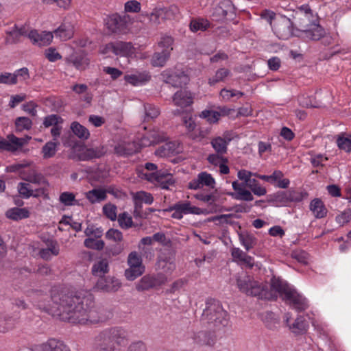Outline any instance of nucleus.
Instances as JSON below:
<instances>
[{
	"label": "nucleus",
	"mask_w": 351,
	"mask_h": 351,
	"mask_svg": "<svg viewBox=\"0 0 351 351\" xmlns=\"http://www.w3.org/2000/svg\"><path fill=\"white\" fill-rule=\"evenodd\" d=\"M127 263L128 268L124 273L127 280L133 281L145 272V267L143 264L142 258L136 251L128 254Z\"/></svg>",
	"instance_id": "obj_5"
},
{
	"label": "nucleus",
	"mask_w": 351,
	"mask_h": 351,
	"mask_svg": "<svg viewBox=\"0 0 351 351\" xmlns=\"http://www.w3.org/2000/svg\"><path fill=\"white\" fill-rule=\"evenodd\" d=\"M162 75L165 83L173 87H182V85L186 84L189 80L188 76L181 71L171 72L165 71L163 72Z\"/></svg>",
	"instance_id": "obj_16"
},
{
	"label": "nucleus",
	"mask_w": 351,
	"mask_h": 351,
	"mask_svg": "<svg viewBox=\"0 0 351 351\" xmlns=\"http://www.w3.org/2000/svg\"><path fill=\"white\" fill-rule=\"evenodd\" d=\"M204 323L217 328H221L228 325V313L223 309L221 304L215 299H209L206 302V308L202 315Z\"/></svg>",
	"instance_id": "obj_2"
},
{
	"label": "nucleus",
	"mask_w": 351,
	"mask_h": 351,
	"mask_svg": "<svg viewBox=\"0 0 351 351\" xmlns=\"http://www.w3.org/2000/svg\"><path fill=\"white\" fill-rule=\"evenodd\" d=\"M237 285L239 291L247 295L257 297L259 299H269L274 297L271 291H268V286L263 282L254 280L247 274L237 277Z\"/></svg>",
	"instance_id": "obj_3"
},
{
	"label": "nucleus",
	"mask_w": 351,
	"mask_h": 351,
	"mask_svg": "<svg viewBox=\"0 0 351 351\" xmlns=\"http://www.w3.org/2000/svg\"><path fill=\"white\" fill-rule=\"evenodd\" d=\"M29 31V27L25 25L18 27L15 25L7 32L6 43L8 44L17 43L21 41L22 36L28 38Z\"/></svg>",
	"instance_id": "obj_20"
},
{
	"label": "nucleus",
	"mask_w": 351,
	"mask_h": 351,
	"mask_svg": "<svg viewBox=\"0 0 351 351\" xmlns=\"http://www.w3.org/2000/svg\"><path fill=\"white\" fill-rule=\"evenodd\" d=\"M121 286L120 281L112 277H103L99 278L93 289L103 292H115Z\"/></svg>",
	"instance_id": "obj_15"
},
{
	"label": "nucleus",
	"mask_w": 351,
	"mask_h": 351,
	"mask_svg": "<svg viewBox=\"0 0 351 351\" xmlns=\"http://www.w3.org/2000/svg\"><path fill=\"white\" fill-rule=\"evenodd\" d=\"M106 193L107 191L101 188L93 189L86 193V197L91 204H95L105 200Z\"/></svg>",
	"instance_id": "obj_41"
},
{
	"label": "nucleus",
	"mask_w": 351,
	"mask_h": 351,
	"mask_svg": "<svg viewBox=\"0 0 351 351\" xmlns=\"http://www.w3.org/2000/svg\"><path fill=\"white\" fill-rule=\"evenodd\" d=\"M59 201L66 206L78 205V200L75 199L74 193L71 192H63L59 196Z\"/></svg>",
	"instance_id": "obj_50"
},
{
	"label": "nucleus",
	"mask_w": 351,
	"mask_h": 351,
	"mask_svg": "<svg viewBox=\"0 0 351 351\" xmlns=\"http://www.w3.org/2000/svg\"><path fill=\"white\" fill-rule=\"evenodd\" d=\"M194 348L205 349L212 348L215 343V336L208 331H199L194 332L191 337Z\"/></svg>",
	"instance_id": "obj_11"
},
{
	"label": "nucleus",
	"mask_w": 351,
	"mask_h": 351,
	"mask_svg": "<svg viewBox=\"0 0 351 351\" xmlns=\"http://www.w3.org/2000/svg\"><path fill=\"white\" fill-rule=\"evenodd\" d=\"M150 75L146 71L135 72L132 74L125 75L124 77L125 80L134 86H140L145 84L150 80Z\"/></svg>",
	"instance_id": "obj_29"
},
{
	"label": "nucleus",
	"mask_w": 351,
	"mask_h": 351,
	"mask_svg": "<svg viewBox=\"0 0 351 351\" xmlns=\"http://www.w3.org/2000/svg\"><path fill=\"white\" fill-rule=\"evenodd\" d=\"M26 180L32 184L49 186V182L45 177L42 174L36 172L29 175Z\"/></svg>",
	"instance_id": "obj_56"
},
{
	"label": "nucleus",
	"mask_w": 351,
	"mask_h": 351,
	"mask_svg": "<svg viewBox=\"0 0 351 351\" xmlns=\"http://www.w3.org/2000/svg\"><path fill=\"white\" fill-rule=\"evenodd\" d=\"M53 34L51 32H43L38 34L36 30L31 29L28 33V38H29L34 44L39 46H45L49 45L53 40Z\"/></svg>",
	"instance_id": "obj_21"
},
{
	"label": "nucleus",
	"mask_w": 351,
	"mask_h": 351,
	"mask_svg": "<svg viewBox=\"0 0 351 351\" xmlns=\"http://www.w3.org/2000/svg\"><path fill=\"white\" fill-rule=\"evenodd\" d=\"M68 62L77 69L84 70L89 64V59L83 53H76L69 57Z\"/></svg>",
	"instance_id": "obj_34"
},
{
	"label": "nucleus",
	"mask_w": 351,
	"mask_h": 351,
	"mask_svg": "<svg viewBox=\"0 0 351 351\" xmlns=\"http://www.w3.org/2000/svg\"><path fill=\"white\" fill-rule=\"evenodd\" d=\"M104 215L111 221H115L117 216V206L112 204H107L103 207Z\"/></svg>",
	"instance_id": "obj_63"
},
{
	"label": "nucleus",
	"mask_w": 351,
	"mask_h": 351,
	"mask_svg": "<svg viewBox=\"0 0 351 351\" xmlns=\"http://www.w3.org/2000/svg\"><path fill=\"white\" fill-rule=\"evenodd\" d=\"M47 247L39 251L40 256L45 261H50L53 256L60 253V246L56 240H49L46 242Z\"/></svg>",
	"instance_id": "obj_23"
},
{
	"label": "nucleus",
	"mask_w": 351,
	"mask_h": 351,
	"mask_svg": "<svg viewBox=\"0 0 351 351\" xmlns=\"http://www.w3.org/2000/svg\"><path fill=\"white\" fill-rule=\"evenodd\" d=\"M171 209H178L182 216L188 214L199 215L202 213L201 208L191 206L188 201L176 203L171 206Z\"/></svg>",
	"instance_id": "obj_35"
},
{
	"label": "nucleus",
	"mask_w": 351,
	"mask_h": 351,
	"mask_svg": "<svg viewBox=\"0 0 351 351\" xmlns=\"http://www.w3.org/2000/svg\"><path fill=\"white\" fill-rule=\"evenodd\" d=\"M166 282L167 278L163 274H147L138 281L136 284V289L138 291H147L160 287Z\"/></svg>",
	"instance_id": "obj_9"
},
{
	"label": "nucleus",
	"mask_w": 351,
	"mask_h": 351,
	"mask_svg": "<svg viewBox=\"0 0 351 351\" xmlns=\"http://www.w3.org/2000/svg\"><path fill=\"white\" fill-rule=\"evenodd\" d=\"M175 257L170 250L162 252L158 257L156 264V269L160 271L157 274H163L166 276L167 282L169 277L176 269Z\"/></svg>",
	"instance_id": "obj_7"
},
{
	"label": "nucleus",
	"mask_w": 351,
	"mask_h": 351,
	"mask_svg": "<svg viewBox=\"0 0 351 351\" xmlns=\"http://www.w3.org/2000/svg\"><path fill=\"white\" fill-rule=\"evenodd\" d=\"M267 202L276 207L287 206L290 204L287 191L269 195Z\"/></svg>",
	"instance_id": "obj_31"
},
{
	"label": "nucleus",
	"mask_w": 351,
	"mask_h": 351,
	"mask_svg": "<svg viewBox=\"0 0 351 351\" xmlns=\"http://www.w3.org/2000/svg\"><path fill=\"white\" fill-rule=\"evenodd\" d=\"M5 216L12 220L19 221L29 217V212L26 208L14 207L8 210Z\"/></svg>",
	"instance_id": "obj_40"
},
{
	"label": "nucleus",
	"mask_w": 351,
	"mask_h": 351,
	"mask_svg": "<svg viewBox=\"0 0 351 351\" xmlns=\"http://www.w3.org/2000/svg\"><path fill=\"white\" fill-rule=\"evenodd\" d=\"M71 130L73 134L80 138L88 139L90 136L88 130L77 121H74L71 123Z\"/></svg>",
	"instance_id": "obj_45"
},
{
	"label": "nucleus",
	"mask_w": 351,
	"mask_h": 351,
	"mask_svg": "<svg viewBox=\"0 0 351 351\" xmlns=\"http://www.w3.org/2000/svg\"><path fill=\"white\" fill-rule=\"evenodd\" d=\"M215 185V179L213 176L206 172L199 173L197 176L193 179L188 184V187L190 189L197 190L202 187L207 186L210 189H214Z\"/></svg>",
	"instance_id": "obj_14"
},
{
	"label": "nucleus",
	"mask_w": 351,
	"mask_h": 351,
	"mask_svg": "<svg viewBox=\"0 0 351 351\" xmlns=\"http://www.w3.org/2000/svg\"><path fill=\"white\" fill-rule=\"evenodd\" d=\"M115 346L111 341L106 329L94 338L93 351H114Z\"/></svg>",
	"instance_id": "obj_12"
},
{
	"label": "nucleus",
	"mask_w": 351,
	"mask_h": 351,
	"mask_svg": "<svg viewBox=\"0 0 351 351\" xmlns=\"http://www.w3.org/2000/svg\"><path fill=\"white\" fill-rule=\"evenodd\" d=\"M200 117L206 119L210 123H215L219 119L221 114L217 111L204 110L202 112Z\"/></svg>",
	"instance_id": "obj_60"
},
{
	"label": "nucleus",
	"mask_w": 351,
	"mask_h": 351,
	"mask_svg": "<svg viewBox=\"0 0 351 351\" xmlns=\"http://www.w3.org/2000/svg\"><path fill=\"white\" fill-rule=\"evenodd\" d=\"M169 49H162L161 52H156L152 58L154 66H163L170 57Z\"/></svg>",
	"instance_id": "obj_43"
},
{
	"label": "nucleus",
	"mask_w": 351,
	"mask_h": 351,
	"mask_svg": "<svg viewBox=\"0 0 351 351\" xmlns=\"http://www.w3.org/2000/svg\"><path fill=\"white\" fill-rule=\"evenodd\" d=\"M210 25V23L208 20L197 18L193 19L190 23V29L193 32H197L198 31H205Z\"/></svg>",
	"instance_id": "obj_46"
},
{
	"label": "nucleus",
	"mask_w": 351,
	"mask_h": 351,
	"mask_svg": "<svg viewBox=\"0 0 351 351\" xmlns=\"http://www.w3.org/2000/svg\"><path fill=\"white\" fill-rule=\"evenodd\" d=\"M337 144L340 149L350 152L351 151V134L347 136L343 134H339L337 138Z\"/></svg>",
	"instance_id": "obj_51"
},
{
	"label": "nucleus",
	"mask_w": 351,
	"mask_h": 351,
	"mask_svg": "<svg viewBox=\"0 0 351 351\" xmlns=\"http://www.w3.org/2000/svg\"><path fill=\"white\" fill-rule=\"evenodd\" d=\"M108 271L109 263L106 258H101L96 261L93 263L91 269L92 274L99 278L104 277L106 274L108 273Z\"/></svg>",
	"instance_id": "obj_33"
},
{
	"label": "nucleus",
	"mask_w": 351,
	"mask_h": 351,
	"mask_svg": "<svg viewBox=\"0 0 351 351\" xmlns=\"http://www.w3.org/2000/svg\"><path fill=\"white\" fill-rule=\"evenodd\" d=\"M144 109L145 114V119L146 121L156 118L160 114L158 108L150 104H145Z\"/></svg>",
	"instance_id": "obj_55"
},
{
	"label": "nucleus",
	"mask_w": 351,
	"mask_h": 351,
	"mask_svg": "<svg viewBox=\"0 0 351 351\" xmlns=\"http://www.w3.org/2000/svg\"><path fill=\"white\" fill-rule=\"evenodd\" d=\"M138 151L134 142H121L114 147V153L121 156H128Z\"/></svg>",
	"instance_id": "obj_28"
},
{
	"label": "nucleus",
	"mask_w": 351,
	"mask_h": 351,
	"mask_svg": "<svg viewBox=\"0 0 351 351\" xmlns=\"http://www.w3.org/2000/svg\"><path fill=\"white\" fill-rule=\"evenodd\" d=\"M167 138L163 132L153 130L144 136L141 141L142 146L147 147L163 141Z\"/></svg>",
	"instance_id": "obj_25"
},
{
	"label": "nucleus",
	"mask_w": 351,
	"mask_h": 351,
	"mask_svg": "<svg viewBox=\"0 0 351 351\" xmlns=\"http://www.w3.org/2000/svg\"><path fill=\"white\" fill-rule=\"evenodd\" d=\"M239 240L242 246L247 252L254 248L258 243L255 236L249 232L242 231L238 233Z\"/></svg>",
	"instance_id": "obj_30"
},
{
	"label": "nucleus",
	"mask_w": 351,
	"mask_h": 351,
	"mask_svg": "<svg viewBox=\"0 0 351 351\" xmlns=\"http://www.w3.org/2000/svg\"><path fill=\"white\" fill-rule=\"evenodd\" d=\"M15 319L7 315L0 313V332H6L14 328Z\"/></svg>",
	"instance_id": "obj_47"
},
{
	"label": "nucleus",
	"mask_w": 351,
	"mask_h": 351,
	"mask_svg": "<svg viewBox=\"0 0 351 351\" xmlns=\"http://www.w3.org/2000/svg\"><path fill=\"white\" fill-rule=\"evenodd\" d=\"M84 246L89 249L101 250L104 247L105 243L102 240H97L95 238L88 237L84 240Z\"/></svg>",
	"instance_id": "obj_54"
},
{
	"label": "nucleus",
	"mask_w": 351,
	"mask_h": 351,
	"mask_svg": "<svg viewBox=\"0 0 351 351\" xmlns=\"http://www.w3.org/2000/svg\"><path fill=\"white\" fill-rule=\"evenodd\" d=\"M106 330L114 344L116 343L117 345H122L126 342L128 334L122 328L114 327L106 328Z\"/></svg>",
	"instance_id": "obj_26"
},
{
	"label": "nucleus",
	"mask_w": 351,
	"mask_h": 351,
	"mask_svg": "<svg viewBox=\"0 0 351 351\" xmlns=\"http://www.w3.org/2000/svg\"><path fill=\"white\" fill-rule=\"evenodd\" d=\"M252 176H254L253 172L245 169L239 170L237 173L239 179L243 181L244 185L249 188L254 195L258 197L266 195V188L261 186L258 180L252 178Z\"/></svg>",
	"instance_id": "obj_8"
},
{
	"label": "nucleus",
	"mask_w": 351,
	"mask_h": 351,
	"mask_svg": "<svg viewBox=\"0 0 351 351\" xmlns=\"http://www.w3.org/2000/svg\"><path fill=\"white\" fill-rule=\"evenodd\" d=\"M283 300L298 312L304 311L309 306L306 298L294 289L287 293Z\"/></svg>",
	"instance_id": "obj_10"
},
{
	"label": "nucleus",
	"mask_w": 351,
	"mask_h": 351,
	"mask_svg": "<svg viewBox=\"0 0 351 351\" xmlns=\"http://www.w3.org/2000/svg\"><path fill=\"white\" fill-rule=\"evenodd\" d=\"M309 209L313 213L316 219H322L326 217L328 210L323 202L319 198H315L310 202Z\"/></svg>",
	"instance_id": "obj_27"
},
{
	"label": "nucleus",
	"mask_w": 351,
	"mask_h": 351,
	"mask_svg": "<svg viewBox=\"0 0 351 351\" xmlns=\"http://www.w3.org/2000/svg\"><path fill=\"white\" fill-rule=\"evenodd\" d=\"M7 138L10 140L12 152H15L26 145L31 138V137L27 136L24 138H18L14 134L8 135Z\"/></svg>",
	"instance_id": "obj_48"
},
{
	"label": "nucleus",
	"mask_w": 351,
	"mask_h": 351,
	"mask_svg": "<svg viewBox=\"0 0 351 351\" xmlns=\"http://www.w3.org/2000/svg\"><path fill=\"white\" fill-rule=\"evenodd\" d=\"M118 222L119 226L124 229H128L132 226V219L128 213L124 212L118 217Z\"/></svg>",
	"instance_id": "obj_62"
},
{
	"label": "nucleus",
	"mask_w": 351,
	"mask_h": 351,
	"mask_svg": "<svg viewBox=\"0 0 351 351\" xmlns=\"http://www.w3.org/2000/svg\"><path fill=\"white\" fill-rule=\"evenodd\" d=\"M133 199H136L142 204L144 202L149 205L152 204L154 202V197L152 194L143 191L134 193L133 195Z\"/></svg>",
	"instance_id": "obj_57"
},
{
	"label": "nucleus",
	"mask_w": 351,
	"mask_h": 351,
	"mask_svg": "<svg viewBox=\"0 0 351 351\" xmlns=\"http://www.w3.org/2000/svg\"><path fill=\"white\" fill-rule=\"evenodd\" d=\"M182 123L185 126L190 138L193 140H199L202 138L205 137L207 134L204 133L203 131H199V136L192 133L196 128V124L192 117L188 114H186L182 117Z\"/></svg>",
	"instance_id": "obj_32"
},
{
	"label": "nucleus",
	"mask_w": 351,
	"mask_h": 351,
	"mask_svg": "<svg viewBox=\"0 0 351 351\" xmlns=\"http://www.w3.org/2000/svg\"><path fill=\"white\" fill-rule=\"evenodd\" d=\"M17 191L20 195L25 199H28L33 195V189L29 183L19 182L17 186Z\"/></svg>",
	"instance_id": "obj_52"
},
{
	"label": "nucleus",
	"mask_w": 351,
	"mask_h": 351,
	"mask_svg": "<svg viewBox=\"0 0 351 351\" xmlns=\"http://www.w3.org/2000/svg\"><path fill=\"white\" fill-rule=\"evenodd\" d=\"M206 160L209 164L215 167H218L221 162H228V159L224 156V154H219V153L209 154Z\"/></svg>",
	"instance_id": "obj_58"
},
{
	"label": "nucleus",
	"mask_w": 351,
	"mask_h": 351,
	"mask_svg": "<svg viewBox=\"0 0 351 351\" xmlns=\"http://www.w3.org/2000/svg\"><path fill=\"white\" fill-rule=\"evenodd\" d=\"M38 301L34 305L60 320L72 324H94L104 321L99 311L94 308V298L87 291H69L53 288L51 300L47 295L36 293Z\"/></svg>",
	"instance_id": "obj_1"
},
{
	"label": "nucleus",
	"mask_w": 351,
	"mask_h": 351,
	"mask_svg": "<svg viewBox=\"0 0 351 351\" xmlns=\"http://www.w3.org/2000/svg\"><path fill=\"white\" fill-rule=\"evenodd\" d=\"M290 203L300 202L306 198L308 193L306 191L289 190L287 191Z\"/></svg>",
	"instance_id": "obj_53"
},
{
	"label": "nucleus",
	"mask_w": 351,
	"mask_h": 351,
	"mask_svg": "<svg viewBox=\"0 0 351 351\" xmlns=\"http://www.w3.org/2000/svg\"><path fill=\"white\" fill-rule=\"evenodd\" d=\"M134 202V211L133 216L135 219H145L147 217V213L143 210V204L133 199Z\"/></svg>",
	"instance_id": "obj_61"
},
{
	"label": "nucleus",
	"mask_w": 351,
	"mask_h": 351,
	"mask_svg": "<svg viewBox=\"0 0 351 351\" xmlns=\"http://www.w3.org/2000/svg\"><path fill=\"white\" fill-rule=\"evenodd\" d=\"M232 186L234 190V193H231L230 195L237 200L250 202L254 199L252 193L245 189L243 183H239L237 181H234L232 183Z\"/></svg>",
	"instance_id": "obj_19"
},
{
	"label": "nucleus",
	"mask_w": 351,
	"mask_h": 351,
	"mask_svg": "<svg viewBox=\"0 0 351 351\" xmlns=\"http://www.w3.org/2000/svg\"><path fill=\"white\" fill-rule=\"evenodd\" d=\"M335 220L341 226L348 223L351 220V209L347 208L344 210L336 217Z\"/></svg>",
	"instance_id": "obj_64"
},
{
	"label": "nucleus",
	"mask_w": 351,
	"mask_h": 351,
	"mask_svg": "<svg viewBox=\"0 0 351 351\" xmlns=\"http://www.w3.org/2000/svg\"><path fill=\"white\" fill-rule=\"evenodd\" d=\"M230 141V138L226 139L221 136H217L211 140L210 145L215 151V153L225 155L228 152V145Z\"/></svg>",
	"instance_id": "obj_38"
},
{
	"label": "nucleus",
	"mask_w": 351,
	"mask_h": 351,
	"mask_svg": "<svg viewBox=\"0 0 351 351\" xmlns=\"http://www.w3.org/2000/svg\"><path fill=\"white\" fill-rule=\"evenodd\" d=\"M53 34L56 38H58L60 40H68L73 36V26L69 22H64L55 29Z\"/></svg>",
	"instance_id": "obj_24"
},
{
	"label": "nucleus",
	"mask_w": 351,
	"mask_h": 351,
	"mask_svg": "<svg viewBox=\"0 0 351 351\" xmlns=\"http://www.w3.org/2000/svg\"><path fill=\"white\" fill-rule=\"evenodd\" d=\"M303 37L312 40H318L323 38L325 30L320 25H315L313 28L302 32Z\"/></svg>",
	"instance_id": "obj_42"
},
{
	"label": "nucleus",
	"mask_w": 351,
	"mask_h": 351,
	"mask_svg": "<svg viewBox=\"0 0 351 351\" xmlns=\"http://www.w3.org/2000/svg\"><path fill=\"white\" fill-rule=\"evenodd\" d=\"M58 143L54 141H49L42 148V154L44 159L52 158L57 152Z\"/></svg>",
	"instance_id": "obj_49"
},
{
	"label": "nucleus",
	"mask_w": 351,
	"mask_h": 351,
	"mask_svg": "<svg viewBox=\"0 0 351 351\" xmlns=\"http://www.w3.org/2000/svg\"><path fill=\"white\" fill-rule=\"evenodd\" d=\"M132 19L130 15L124 13L120 15L117 13L108 16L105 19L107 29L112 33H123L128 29L129 24L132 23Z\"/></svg>",
	"instance_id": "obj_6"
},
{
	"label": "nucleus",
	"mask_w": 351,
	"mask_h": 351,
	"mask_svg": "<svg viewBox=\"0 0 351 351\" xmlns=\"http://www.w3.org/2000/svg\"><path fill=\"white\" fill-rule=\"evenodd\" d=\"M231 75V72L226 68H220L217 69L215 75L208 79V84L214 86L216 84L224 82L226 79Z\"/></svg>",
	"instance_id": "obj_44"
},
{
	"label": "nucleus",
	"mask_w": 351,
	"mask_h": 351,
	"mask_svg": "<svg viewBox=\"0 0 351 351\" xmlns=\"http://www.w3.org/2000/svg\"><path fill=\"white\" fill-rule=\"evenodd\" d=\"M106 49L117 56L128 58L134 56L136 52V49L130 42L118 41L110 43L106 45Z\"/></svg>",
	"instance_id": "obj_13"
},
{
	"label": "nucleus",
	"mask_w": 351,
	"mask_h": 351,
	"mask_svg": "<svg viewBox=\"0 0 351 351\" xmlns=\"http://www.w3.org/2000/svg\"><path fill=\"white\" fill-rule=\"evenodd\" d=\"M293 288L289 286L285 281L279 278L273 277L271 280L270 289H268V291H271L274 293V297L272 298L267 299V300H276L278 297V294H280L282 298H285L287 293L291 291Z\"/></svg>",
	"instance_id": "obj_18"
},
{
	"label": "nucleus",
	"mask_w": 351,
	"mask_h": 351,
	"mask_svg": "<svg viewBox=\"0 0 351 351\" xmlns=\"http://www.w3.org/2000/svg\"><path fill=\"white\" fill-rule=\"evenodd\" d=\"M16 128L18 130L22 131L31 128L32 122L30 119L25 117H18L15 121Z\"/></svg>",
	"instance_id": "obj_59"
},
{
	"label": "nucleus",
	"mask_w": 351,
	"mask_h": 351,
	"mask_svg": "<svg viewBox=\"0 0 351 351\" xmlns=\"http://www.w3.org/2000/svg\"><path fill=\"white\" fill-rule=\"evenodd\" d=\"M104 147L88 148L82 144L75 143L70 154V158L80 161H88L99 158L104 155Z\"/></svg>",
	"instance_id": "obj_4"
},
{
	"label": "nucleus",
	"mask_w": 351,
	"mask_h": 351,
	"mask_svg": "<svg viewBox=\"0 0 351 351\" xmlns=\"http://www.w3.org/2000/svg\"><path fill=\"white\" fill-rule=\"evenodd\" d=\"M175 181L172 174L167 173L164 171H159L158 178L155 184L158 185L161 189L168 190L170 186L174 185Z\"/></svg>",
	"instance_id": "obj_36"
},
{
	"label": "nucleus",
	"mask_w": 351,
	"mask_h": 351,
	"mask_svg": "<svg viewBox=\"0 0 351 351\" xmlns=\"http://www.w3.org/2000/svg\"><path fill=\"white\" fill-rule=\"evenodd\" d=\"M285 322L289 326L290 330L295 335H303L306 333L308 328V324L306 322L302 316H298L294 322L289 324L291 316L289 314H286Z\"/></svg>",
	"instance_id": "obj_22"
},
{
	"label": "nucleus",
	"mask_w": 351,
	"mask_h": 351,
	"mask_svg": "<svg viewBox=\"0 0 351 351\" xmlns=\"http://www.w3.org/2000/svg\"><path fill=\"white\" fill-rule=\"evenodd\" d=\"M173 101L175 105L180 107L188 106L193 102L191 94L188 91L182 90L174 94Z\"/></svg>",
	"instance_id": "obj_39"
},
{
	"label": "nucleus",
	"mask_w": 351,
	"mask_h": 351,
	"mask_svg": "<svg viewBox=\"0 0 351 351\" xmlns=\"http://www.w3.org/2000/svg\"><path fill=\"white\" fill-rule=\"evenodd\" d=\"M178 152V145L175 142H167L160 146L156 151L155 154L160 157H167L171 154Z\"/></svg>",
	"instance_id": "obj_37"
},
{
	"label": "nucleus",
	"mask_w": 351,
	"mask_h": 351,
	"mask_svg": "<svg viewBox=\"0 0 351 351\" xmlns=\"http://www.w3.org/2000/svg\"><path fill=\"white\" fill-rule=\"evenodd\" d=\"M178 12L176 6H171L169 8H160L155 10L150 15V21L155 25L159 24L165 19H172Z\"/></svg>",
	"instance_id": "obj_17"
}]
</instances>
